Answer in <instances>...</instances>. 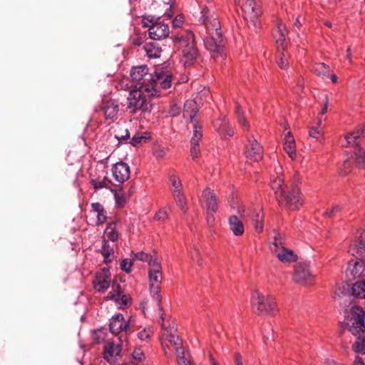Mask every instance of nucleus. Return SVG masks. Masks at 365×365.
I'll list each match as a JSON object with an SVG mask.
<instances>
[{"label":"nucleus","instance_id":"1","mask_svg":"<svg viewBox=\"0 0 365 365\" xmlns=\"http://www.w3.org/2000/svg\"><path fill=\"white\" fill-rule=\"evenodd\" d=\"M161 336L160 341L163 349L165 351V354H168V351H173L176 355L178 363L182 358H187L185 355L184 347L182 345V341L177 334V327L175 323L168 322V325L164 323L165 317L163 314H161Z\"/></svg>","mask_w":365,"mask_h":365},{"label":"nucleus","instance_id":"2","mask_svg":"<svg viewBox=\"0 0 365 365\" xmlns=\"http://www.w3.org/2000/svg\"><path fill=\"white\" fill-rule=\"evenodd\" d=\"M172 81L171 69L168 67H158L156 68L148 83L143 85V90L150 96H159L161 89L165 90L171 87Z\"/></svg>","mask_w":365,"mask_h":365},{"label":"nucleus","instance_id":"3","mask_svg":"<svg viewBox=\"0 0 365 365\" xmlns=\"http://www.w3.org/2000/svg\"><path fill=\"white\" fill-rule=\"evenodd\" d=\"M251 304L253 312L261 316H274L278 308L274 298L272 295H264L259 290L252 292Z\"/></svg>","mask_w":365,"mask_h":365},{"label":"nucleus","instance_id":"4","mask_svg":"<svg viewBox=\"0 0 365 365\" xmlns=\"http://www.w3.org/2000/svg\"><path fill=\"white\" fill-rule=\"evenodd\" d=\"M212 26L210 30L206 31L207 36L203 37L205 46L212 58L223 57L224 45L220 21L214 20Z\"/></svg>","mask_w":365,"mask_h":365},{"label":"nucleus","instance_id":"5","mask_svg":"<svg viewBox=\"0 0 365 365\" xmlns=\"http://www.w3.org/2000/svg\"><path fill=\"white\" fill-rule=\"evenodd\" d=\"M174 46L182 49L186 63L192 62L197 55L195 47V36L190 31H185L174 35L172 37Z\"/></svg>","mask_w":365,"mask_h":365},{"label":"nucleus","instance_id":"6","mask_svg":"<svg viewBox=\"0 0 365 365\" xmlns=\"http://www.w3.org/2000/svg\"><path fill=\"white\" fill-rule=\"evenodd\" d=\"M356 257L354 264L349 265V272L354 279L365 277V239L355 242L349 250Z\"/></svg>","mask_w":365,"mask_h":365},{"label":"nucleus","instance_id":"7","mask_svg":"<svg viewBox=\"0 0 365 365\" xmlns=\"http://www.w3.org/2000/svg\"><path fill=\"white\" fill-rule=\"evenodd\" d=\"M344 324L354 335L364 332L365 331V312L362 308L352 305L346 312Z\"/></svg>","mask_w":365,"mask_h":365},{"label":"nucleus","instance_id":"8","mask_svg":"<svg viewBox=\"0 0 365 365\" xmlns=\"http://www.w3.org/2000/svg\"><path fill=\"white\" fill-rule=\"evenodd\" d=\"M142 88L131 91L127 98V108L130 113H135L138 110L143 112H150L152 105L148 102Z\"/></svg>","mask_w":365,"mask_h":365},{"label":"nucleus","instance_id":"9","mask_svg":"<svg viewBox=\"0 0 365 365\" xmlns=\"http://www.w3.org/2000/svg\"><path fill=\"white\" fill-rule=\"evenodd\" d=\"M143 26L148 28L149 36L153 40H162L169 36L168 25L161 21L155 20L153 17L144 18Z\"/></svg>","mask_w":365,"mask_h":365},{"label":"nucleus","instance_id":"10","mask_svg":"<svg viewBox=\"0 0 365 365\" xmlns=\"http://www.w3.org/2000/svg\"><path fill=\"white\" fill-rule=\"evenodd\" d=\"M277 200L280 206L290 210H297L303 205L301 192L297 187H292L287 192L284 191Z\"/></svg>","mask_w":365,"mask_h":365},{"label":"nucleus","instance_id":"11","mask_svg":"<svg viewBox=\"0 0 365 365\" xmlns=\"http://www.w3.org/2000/svg\"><path fill=\"white\" fill-rule=\"evenodd\" d=\"M200 202L206 210L208 223L212 222L213 215L218 210L217 198L214 191L205 187L202 192Z\"/></svg>","mask_w":365,"mask_h":365},{"label":"nucleus","instance_id":"12","mask_svg":"<svg viewBox=\"0 0 365 365\" xmlns=\"http://www.w3.org/2000/svg\"><path fill=\"white\" fill-rule=\"evenodd\" d=\"M245 20L249 26L257 28L259 26V16L262 14L259 2L256 0H247L242 6Z\"/></svg>","mask_w":365,"mask_h":365},{"label":"nucleus","instance_id":"13","mask_svg":"<svg viewBox=\"0 0 365 365\" xmlns=\"http://www.w3.org/2000/svg\"><path fill=\"white\" fill-rule=\"evenodd\" d=\"M293 280L302 286H311L315 282V276L312 273L309 265L306 263H297L294 266Z\"/></svg>","mask_w":365,"mask_h":365},{"label":"nucleus","instance_id":"14","mask_svg":"<svg viewBox=\"0 0 365 365\" xmlns=\"http://www.w3.org/2000/svg\"><path fill=\"white\" fill-rule=\"evenodd\" d=\"M150 289L153 297L155 298L158 304L161 302L160 294V284L162 281L161 266L160 262L150 267L149 270Z\"/></svg>","mask_w":365,"mask_h":365},{"label":"nucleus","instance_id":"15","mask_svg":"<svg viewBox=\"0 0 365 365\" xmlns=\"http://www.w3.org/2000/svg\"><path fill=\"white\" fill-rule=\"evenodd\" d=\"M106 299L115 302L120 309H125L132 302L131 297L129 295L121 294V287L118 281L113 282L111 290L106 297Z\"/></svg>","mask_w":365,"mask_h":365},{"label":"nucleus","instance_id":"16","mask_svg":"<svg viewBox=\"0 0 365 365\" xmlns=\"http://www.w3.org/2000/svg\"><path fill=\"white\" fill-rule=\"evenodd\" d=\"M114 281L111 279L109 269L104 268L96 274L93 284L96 291L104 293L108 288H111L112 283Z\"/></svg>","mask_w":365,"mask_h":365},{"label":"nucleus","instance_id":"17","mask_svg":"<svg viewBox=\"0 0 365 365\" xmlns=\"http://www.w3.org/2000/svg\"><path fill=\"white\" fill-rule=\"evenodd\" d=\"M245 155L250 160L259 162L263 158V150L253 136H250L245 147Z\"/></svg>","mask_w":365,"mask_h":365},{"label":"nucleus","instance_id":"18","mask_svg":"<svg viewBox=\"0 0 365 365\" xmlns=\"http://www.w3.org/2000/svg\"><path fill=\"white\" fill-rule=\"evenodd\" d=\"M112 175L116 182L123 183L130 178V166L124 162H118L113 165L112 168Z\"/></svg>","mask_w":365,"mask_h":365},{"label":"nucleus","instance_id":"19","mask_svg":"<svg viewBox=\"0 0 365 365\" xmlns=\"http://www.w3.org/2000/svg\"><path fill=\"white\" fill-rule=\"evenodd\" d=\"M282 168L279 166L275 170V175H272L270 178V187L274 191L276 199L277 200L285 191L286 185L281 175Z\"/></svg>","mask_w":365,"mask_h":365},{"label":"nucleus","instance_id":"20","mask_svg":"<svg viewBox=\"0 0 365 365\" xmlns=\"http://www.w3.org/2000/svg\"><path fill=\"white\" fill-rule=\"evenodd\" d=\"M242 215L244 217L250 218L255 223V228L257 232L260 233L263 231V213L261 209L250 210L249 208L242 210Z\"/></svg>","mask_w":365,"mask_h":365},{"label":"nucleus","instance_id":"21","mask_svg":"<svg viewBox=\"0 0 365 365\" xmlns=\"http://www.w3.org/2000/svg\"><path fill=\"white\" fill-rule=\"evenodd\" d=\"M365 135V123L359 125L354 131L347 133L344 137V142L341 145L344 147H351L357 145V140Z\"/></svg>","mask_w":365,"mask_h":365},{"label":"nucleus","instance_id":"22","mask_svg":"<svg viewBox=\"0 0 365 365\" xmlns=\"http://www.w3.org/2000/svg\"><path fill=\"white\" fill-rule=\"evenodd\" d=\"M287 34V31L285 25L281 21H278L276 27L272 31V36L275 39L278 51H280V48L284 51Z\"/></svg>","mask_w":365,"mask_h":365},{"label":"nucleus","instance_id":"23","mask_svg":"<svg viewBox=\"0 0 365 365\" xmlns=\"http://www.w3.org/2000/svg\"><path fill=\"white\" fill-rule=\"evenodd\" d=\"M214 128L222 138H230L234 135V130L225 118L217 119L214 122Z\"/></svg>","mask_w":365,"mask_h":365},{"label":"nucleus","instance_id":"24","mask_svg":"<svg viewBox=\"0 0 365 365\" xmlns=\"http://www.w3.org/2000/svg\"><path fill=\"white\" fill-rule=\"evenodd\" d=\"M199 108L200 103L197 98L187 100L184 104L183 117L189 118L191 123L196 122L195 115Z\"/></svg>","mask_w":365,"mask_h":365},{"label":"nucleus","instance_id":"25","mask_svg":"<svg viewBox=\"0 0 365 365\" xmlns=\"http://www.w3.org/2000/svg\"><path fill=\"white\" fill-rule=\"evenodd\" d=\"M149 69L146 65L133 67L130 71V77L134 81L142 82L140 88L143 90V85L148 83L149 80L145 78L148 75Z\"/></svg>","mask_w":365,"mask_h":365},{"label":"nucleus","instance_id":"26","mask_svg":"<svg viewBox=\"0 0 365 365\" xmlns=\"http://www.w3.org/2000/svg\"><path fill=\"white\" fill-rule=\"evenodd\" d=\"M126 321L123 314H117L112 317L110 321L109 327L113 334L117 335L121 331L126 333Z\"/></svg>","mask_w":365,"mask_h":365},{"label":"nucleus","instance_id":"27","mask_svg":"<svg viewBox=\"0 0 365 365\" xmlns=\"http://www.w3.org/2000/svg\"><path fill=\"white\" fill-rule=\"evenodd\" d=\"M121 352V346L113 342H108L103 349V358L108 362L113 363Z\"/></svg>","mask_w":365,"mask_h":365},{"label":"nucleus","instance_id":"28","mask_svg":"<svg viewBox=\"0 0 365 365\" xmlns=\"http://www.w3.org/2000/svg\"><path fill=\"white\" fill-rule=\"evenodd\" d=\"M283 148L292 160L296 159V143L290 131H288L284 135Z\"/></svg>","mask_w":365,"mask_h":365},{"label":"nucleus","instance_id":"29","mask_svg":"<svg viewBox=\"0 0 365 365\" xmlns=\"http://www.w3.org/2000/svg\"><path fill=\"white\" fill-rule=\"evenodd\" d=\"M105 118L106 120H114L118 115V104L113 100H110L103 103L102 106Z\"/></svg>","mask_w":365,"mask_h":365},{"label":"nucleus","instance_id":"30","mask_svg":"<svg viewBox=\"0 0 365 365\" xmlns=\"http://www.w3.org/2000/svg\"><path fill=\"white\" fill-rule=\"evenodd\" d=\"M214 20L219 21L214 12H211L207 6H203L201 9L199 21L205 26L206 31L210 30L212 27Z\"/></svg>","mask_w":365,"mask_h":365},{"label":"nucleus","instance_id":"31","mask_svg":"<svg viewBox=\"0 0 365 365\" xmlns=\"http://www.w3.org/2000/svg\"><path fill=\"white\" fill-rule=\"evenodd\" d=\"M228 226L230 230L236 236H241L245 232V227L242 221L236 215H231L228 218Z\"/></svg>","mask_w":365,"mask_h":365},{"label":"nucleus","instance_id":"32","mask_svg":"<svg viewBox=\"0 0 365 365\" xmlns=\"http://www.w3.org/2000/svg\"><path fill=\"white\" fill-rule=\"evenodd\" d=\"M91 212L95 214L96 216V225L99 226L106 222L107 220V212L101 203H92Z\"/></svg>","mask_w":365,"mask_h":365},{"label":"nucleus","instance_id":"33","mask_svg":"<svg viewBox=\"0 0 365 365\" xmlns=\"http://www.w3.org/2000/svg\"><path fill=\"white\" fill-rule=\"evenodd\" d=\"M285 247L284 236L276 230L273 231V235L270 237L269 249L274 254Z\"/></svg>","mask_w":365,"mask_h":365},{"label":"nucleus","instance_id":"34","mask_svg":"<svg viewBox=\"0 0 365 365\" xmlns=\"http://www.w3.org/2000/svg\"><path fill=\"white\" fill-rule=\"evenodd\" d=\"M274 254L278 259L283 263L293 262L297 259V255L294 251L285 247L281 248Z\"/></svg>","mask_w":365,"mask_h":365},{"label":"nucleus","instance_id":"35","mask_svg":"<svg viewBox=\"0 0 365 365\" xmlns=\"http://www.w3.org/2000/svg\"><path fill=\"white\" fill-rule=\"evenodd\" d=\"M131 256L133 257L134 260L137 259L141 262H147L150 267L153 266L155 264L159 262L156 257L144 252H138L136 253L131 252Z\"/></svg>","mask_w":365,"mask_h":365},{"label":"nucleus","instance_id":"36","mask_svg":"<svg viewBox=\"0 0 365 365\" xmlns=\"http://www.w3.org/2000/svg\"><path fill=\"white\" fill-rule=\"evenodd\" d=\"M118 236L119 233L117 230L116 222H112L108 223L104 232L105 239L115 242L118 240Z\"/></svg>","mask_w":365,"mask_h":365},{"label":"nucleus","instance_id":"37","mask_svg":"<svg viewBox=\"0 0 365 365\" xmlns=\"http://www.w3.org/2000/svg\"><path fill=\"white\" fill-rule=\"evenodd\" d=\"M144 50L149 58H156L160 57L161 48L154 43H148L144 46Z\"/></svg>","mask_w":365,"mask_h":365},{"label":"nucleus","instance_id":"38","mask_svg":"<svg viewBox=\"0 0 365 365\" xmlns=\"http://www.w3.org/2000/svg\"><path fill=\"white\" fill-rule=\"evenodd\" d=\"M322 118L318 117V122L317 125L312 126L309 129V134L312 138L319 140L322 138L324 133V128L322 125Z\"/></svg>","mask_w":365,"mask_h":365},{"label":"nucleus","instance_id":"39","mask_svg":"<svg viewBox=\"0 0 365 365\" xmlns=\"http://www.w3.org/2000/svg\"><path fill=\"white\" fill-rule=\"evenodd\" d=\"M101 252L103 257V261L105 263L108 264L111 262L112 258L111 257L113 255V248L111 247L106 242V240H103V244L101 247Z\"/></svg>","mask_w":365,"mask_h":365},{"label":"nucleus","instance_id":"40","mask_svg":"<svg viewBox=\"0 0 365 365\" xmlns=\"http://www.w3.org/2000/svg\"><path fill=\"white\" fill-rule=\"evenodd\" d=\"M169 181L170 183V190L172 194L174 192H181L182 185L181 183L179 176L172 174L169 176Z\"/></svg>","mask_w":365,"mask_h":365},{"label":"nucleus","instance_id":"41","mask_svg":"<svg viewBox=\"0 0 365 365\" xmlns=\"http://www.w3.org/2000/svg\"><path fill=\"white\" fill-rule=\"evenodd\" d=\"M355 162L359 168H365V150L356 146L354 150Z\"/></svg>","mask_w":365,"mask_h":365},{"label":"nucleus","instance_id":"42","mask_svg":"<svg viewBox=\"0 0 365 365\" xmlns=\"http://www.w3.org/2000/svg\"><path fill=\"white\" fill-rule=\"evenodd\" d=\"M312 70L316 75L323 77L329 73L330 68L324 63H317L313 66Z\"/></svg>","mask_w":365,"mask_h":365},{"label":"nucleus","instance_id":"43","mask_svg":"<svg viewBox=\"0 0 365 365\" xmlns=\"http://www.w3.org/2000/svg\"><path fill=\"white\" fill-rule=\"evenodd\" d=\"M150 137V134L148 132L136 133L130 139V144L133 146H138L139 145L145 143Z\"/></svg>","mask_w":365,"mask_h":365},{"label":"nucleus","instance_id":"44","mask_svg":"<svg viewBox=\"0 0 365 365\" xmlns=\"http://www.w3.org/2000/svg\"><path fill=\"white\" fill-rule=\"evenodd\" d=\"M192 123L193 125V135L191 138L190 144H199L202 137V126L197 123V121Z\"/></svg>","mask_w":365,"mask_h":365},{"label":"nucleus","instance_id":"45","mask_svg":"<svg viewBox=\"0 0 365 365\" xmlns=\"http://www.w3.org/2000/svg\"><path fill=\"white\" fill-rule=\"evenodd\" d=\"M91 183L93 185V188L97 190L104 187H108L112 182L111 180L108 179L107 177H104L103 179H92L91 180Z\"/></svg>","mask_w":365,"mask_h":365},{"label":"nucleus","instance_id":"46","mask_svg":"<svg viewBox=\"0 0 365 365\" xmlns=\"http://www.w3.org/2000/svg\"><path fill=\"white\" fill-rule=\"evenodd\" d=\"M173 198L176 204L182 209L185 213L187 212L186 205L187 201L184 194L181 192L173 193Z\"/></svg>","mask_w":365,"mask_h":365},{"label":"nucleus","instance_id":"47","mask_svg":"<svg viewBox=\"0 0 365 365\" xmlns=\"http://www.w3.org/2000/svg\"><path fill=\"white\" fill-rule=\"evenodd\" d=\"M236 114L239 124L242 126V128L244 130H249L250 124L247 120L246 118L244 116L243 111L241 110L239 106H237L236 108Z\"/></svg>","mask_w":365,"mask_h":365},{"label":"nucleus","instance_id":"48","mask_svg":"<svg viewBox=\"0 0 365 365\" xmlns=\"http://www.w3.org/2000/svg\"><path fill=\"white\" fill-rule=\"evenodd\" d=\"M126 334H129L133 331L138 329L140 325L138 324L136 317L130 316L128 321H126Z\"/></svg>","mask_w":365,"mask_h":365},{"label":"nucleus","instance_id":"49","mask_svg":"<svg viewBox=\"0 0 365 365\" xmlns=\"http://www.w3.org/2000/svg\"><path fill=\"white\" fill-rule=\"evenodd\" d=\"M352 349L355 352L365 354V338H357L352 346Z\"/></svg>","mask_w":365,"mask_h":365},{"label":"nucleus","instance_id":"50","mask_svg":"<svg viewBox=\"0 0 365 365\" xmlns=\"http://www.w3.org/2000/svg\"><path fill=\"white\" fill-rule=\"evenodd\" d=\"M349 290V285L344 282L336 284L334 294L339 297L345 296Z\"/></svg>","mask_w":365,"mask_h":365},{"label":"nucleus","instance_id":"51","mask_svg":"<svg viewBox=\"0 0 365 365\" xmlns=\"http://www.w3.org/2000/svg\"><path fill=\"white\" fill-rule=\"evenodd\" d=\"M190 256L192 260L196 262L198 266H202V259L201 258L199 249L196 246H194L192 250L190 252Z\"/></svg>","mask_w":365,"mask_h":365},{"label":"nucleus","instance_id":"52","mask_svg":"<svg viewBox=\"0 0 365 365\" xmlns=\"http://www.w3.org/2000/svg\"><path fill=\"white\" fill-rule=\"evenodd\" d=\"M342 209L343 207L340 205H334L330 208H327L324 215L328 217H332L339 213Z\"/></svg>","mask_w":365,"mask_h":365},{"label":"nucleus","instance_id":"53","mask_svg":"<svg viewBox=\"0 0 365 365\" xmlns=\"http://www.w3.org/2000/svg\"><path fill=\"white\" fill-rule=\"evenodd\" d=\"M133 259H124L120 263V269L125 272L126 273H130L132 269V266L133 264Z\"/></svg>","mask_w":365,"mask_h":365},{"label":"nucleus","instance_id":"54","mask_svg":"<svg viewBox=\"0 0 365 365\" xmlns=\"http://www.w3.org/2000/svg\"><path fill=\"white\" fill-rule=\"evenodd\" d=\"M120 130H122V133H116L115 134V138L118 140L119 143L123 142V140H126L129 139L130 133L127 128H120Z\"/></svg>","mask_w":365,"mask_h":365},{"label":"nucleus","instance_id":"55","mask_svg":"<svg viewBox=\"0 0 365 365\" xmlns=\"http://www.w3.org/2000/svg\"><path fill=\"white\" fill-rule=\"evenodd\" d=\"M152 333L150 327H145L143 330L138 333V337L141 341H145L148 339Z\"/></svg>","mask_w":365,"mask_h":365},{"label":"nucleus","instance_id":"56","mask_svg":"<svg viewBox=\"0 0 365 365\" xmlns=\"http://www.w3.org/2000/svg\"><path fill=\"white\" fill-rule=\"evenodd\" d=\"M279 52H281L280 56H279V59L277 60V63L281 68L286 69L288 68L287 58L285 54L284 53V51H282L281 48H280Z\"/></svg>","mask_w":365,"mask_h":365},{"label":"nucleus","instance_id":"57","mask_svg":"<svg viewBox=\"0 0 365 365\" xmlns=\"http://www.w3.org/2000/svg\"><path fill=\"white\" fill-rule=\"evenodd\" d=\"M115 200L116 204L119 207H123L125 204V198L124 194L120 191H116L115 192Z\"/></svg>","mask_w":365,"mask_h":365},{"label":"nucleus","instance_id":"58","mask_svg":"<svg viewBox=\"0 0 365 365\" xmlns=\"http://www.w3.org/2000/svg\"><path fill=\"white\" fill-rule=\"evenodd\" d=\"M133 358L138 361L145 360V354L140 348H135L132 353Z\"/></svg>","mask_w":365,"mask_h":365},{"label":"nucleus","instance_id":"59","mask_svg":"<svg viewBox=\"0 0 365 365\" xmlns=\"http://www.w3.org/2000/svg\"><path fill=\"white\" fill-rule=\"evenodd\" d=\"M168 208L160 209L158 212H156L155 215V218L158 220L163 221L168 218Z\"/></svg>","mask_w":365,"mask_h":365},{"label":"nucleus","instance_id":"60","mask_svg":"<svg viewBox=\"0 0 365 365\" xmlns=\"http://www.w3.org/2000/svg\"><path fill=\"white\" fill-rule=\"evenodd\" d=\"M167 153V149L162 146H156L154 149V155L157 158H163Z\"/></svg>","mask_w":365,"mask_h":365},{"label":"nucleus","instance_id":"61","mask_svg":"<svg viewBox=\"0 0 365 365\" xmlns=\"http://www.w3.org/2000/svg\"><path fill=\"white\" fill-rule=\"evenodd\" d=\"M200 146L199 144H191L190 153L192 159L196 160L200 156Z\"/></svg>","mask_w":365,"mask_h":365},{"label":"nucleus","instance_id":"62","mask_svg":"<svg viewBox=\"0 0 365 365\" xmlns=\"http://www.w3.org/2000/svg\"><path fill=\"white\" fill-rule=\"evenodd\" d=\"M173 26L175 28L180 27L184 23V16L182 15H177L173 20Z\"/></svg>","mask_w":365,"mask_h":365},{"label":"nucleus","instance_id":"63","mask_svg":"<svg viewBox=\"0 0 365 365\" xmlns=\"http://www.w3.org/2000/svg\"><path fill=\"white\" fill-rule=\"evenodd\" d=\"M328 106H329V97L327 95H326L324 104L323 107L322 108L319 115H323L327 112Z\"/></svg>","mask_w":365,"mask_h":365},{"label":"nucleus","instance_id":"64","mask_svg":"<svg viewBox=\"0 0 365 365\" xmlns=\"http://www.w3.org/2000/svg\"><path fill=\"white\" fill-rule=\"evenodd\" d=\"M178 365H195L192 363V361L187 358H182L179 360Z\"/></svg>","mask_w":365,"mask_h":365}]
</instances>
